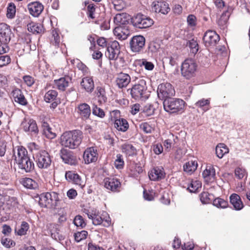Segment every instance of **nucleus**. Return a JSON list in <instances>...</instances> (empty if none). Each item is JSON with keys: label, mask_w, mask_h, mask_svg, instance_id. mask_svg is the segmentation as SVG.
Here are the masks:
<instances>
[{"label": "nucleus", "mask_w": 250, "mask_h": 250, "mask_svg": "<svg viewBox=\"0 0 250 250\" xmlns=\"http://www.w3.org/2000/svg\"><path fill=\"white\" fill-rule=\"evenodd\" d=\"M58 95V92L55 90H50L44 95V100L47 103L55 100Z\"/></svg>", "instance_id": "41"}, {"label": "nucleus", "mask_w": 250, "mask_h": 250, "mask_svg": "<svg viewBox=\"0 0 250 250\" xmlns=\"http://www.w3.org/2000/svg\"><path fill=\"white\" fill-rule=\"evenodd\" d=\"M74 224L77 227H80L82 228H84L86 226L85 222H84L83 217L81 215H77L75 217Z\"/></svg>", "instance_id": "52"}, {"label": "nucleus", "mask_w": 250, "mask_h": 250, "mask_svg": "<svg viewBox=\"0 0 250 250\" xmlns=\"http://www.w3.org/2000/svg\"><path fill=\"white\" fill-rule=\"evenodd\" d=\"M114 22L117 26H121L128 23V18L125 13L117 14L114 18Z\"/></svg>", "instance_id": "35"}, {"label": "nucleus", "mask_w": 250, "mask_h": 250, "mask_svg": "<svg viewBox=\"0 0 250 250\" xmlns=\"http://www.w3.org/2000/svg\"><path fill=\"white\" fill-rule=\"evenodd\" d=\"M164 146L165 150L168 152L172 147H174V143H173V141L171 139L168 138L164 141Z\"/></svg>", "instance_id": "59"}, {"label": "nucleus", "mask_w": 250, "mask_h": 250, "mask_svg": "<svg viewBox=\"0 0 250 250\" xmlns=\"http://www.w3.org/2000/svg\"><path fill=\"white\" fill-rule=\"evenodd\" d=\"M28 30L33 34H41L44 31V29L40 23L31 22L27 24Z\"/></svg>", "instance_id": "30"}, {"label": "nucleus", "mask_w": 250, "mask_h": 250, "mask_svg": "<svg viewBox=\"0 0 250 250\" xmlns=\"http://www.w3.org/2000/svg\"><path fill=\"white\" fill-rule=\"evenodd\" d=\"M12 96L15 102L22 105H25L27 104V101L20 89L16 88L12 92Z\"/></svg>", "instance_id": "24"}, {"label": "nucleus", "mask_w": 250, "mask_h": 250, "mask_svg": "<svg viewBox=\"0 0 250 250\" xmlns=\"http://www.w3.org/2000/svg\"><path fill=\"white\" fill-rule=\"evenodd\" d=\"M230 202L236 210H240L243 208V204L240 196L237 194L233 193L229 197Z\"/></svg>", "instance_id": "32"}, {"label": "nucleus", "mask_w": 250, "mask_h": 250, "mask_svg": "<svg viewBox=\"0 0 250 250\" xmlns=\"http://www.w3.org/2000/svg\"><path fill=\"white\" fill-rule=\"evenodd\" d=\"M197 166L195 161H188L184 165V170L188 174H191L196 169Z\"/></svg>", "instance_id": "36"}, {"label": "nucleus", "mask_w": 250, "mask_h": 250, "mask_svg": "<svg viewBox=\"0 0 250 250\" xmlns=\"http://www.w3.org/2000/svg\"><path fill=\"white\" fill-rule=\"evenodd\" d=\"M104 187L111 191L117 190L121 184L119 180L114 178H105L104 180Z\"/></svg>", "instance_id": "21"}, {"label": "nucleus", "mask_w": 250, "mask_h": 250, "mask_svg": "<svg viewBox=\"0 0 250 250\" xmlns=\"http://www.w3.org/2000/svg\"><path fill=\"white\" fill-rule=\"evenodd\" d=\"M114 165L117 169H120L123 168L124 162L121 154H118L117 155V159L114 162Z\"/></svg>", "instance_id": "54"}, {"label": "nucleus", "mask_w": 250, "mask_h": 250, "mask_svg": "<svg viewBox=\"0 0 250 250\" xmlns=\"http://www.w3.org/2000/svg\"><path fill=\"white\" fill-rule=\"evenodd\" d=\"M29 229V225L26 222H22L20 228L17 230V234L19 235H24L26 234V232Z\"/></svg>", "instance_id": "48"}, {"label": "nucleus", "mask_w": 250, "mask_h": 250, "mask_svg": "<svg viewBox=\"0 0 250 250\" xmlns=\"http://www.w3.org/2000/svg\"><path fill=\"white\" fill-rule=\"evenodd\" d=\"M130 81L131 78L128 74L120 73L117 75L116 83L119 88H123L126 87L130 83Z\"/></svg>", "instance_id": "20"}, {"label": "nucleus", "mask_w": 250, "mask_h": 250, "mask_svg": "<svg viewBox=\"0 0 250 250\" xmlns=\"http://www.w3.org/2000/svg\"><path fill=\"white\" fill-rule=\"evenodd\" d=\"M23 186L29 189H36L38 187V183L33 179L29 178L22 179L21 181Z\"/></svg>", "instance_id": "38"}, {"label": "nucleus", "mask_w": 250, "mask_h": 250, "mask_svg": "<svg viewBox=\"0 0 250 250\" xmlns=\"http://www.w3.org/2000/svg\"><path fill=\"white\" fill-rule=\"evenodd\" d=\"M16 12V7L13 3H10L7 7V17L9 18H12Z\"/></svg>", "instance_id": "56"}, {"label": "nucleus", "mask_w": 250, "mask_h": 250, "mask_svg": "<svg viewBox=\"0 0 250 250\" xmlns=\"http://www.w3.org/2000/svg\"><path fill=\"white\" fill-rule=\"evenodd\" d=\"M97 96L99 98V102L101 104L106 102L107 98L105 96V90L103 87L101 86L97 87Z\"/></svg>", "instance_id": "42"}, {"label": "nucleus", "mask_w": 250, "mask_h": 250, "mask_svg": "<svg viewBox=\"0 0 250 250\" xmlns=\"http://www.w3.org/2000/svg\"><path fill=\"white\" fill-rule=\"evenodd\" d=\"M219 40V36L213 30L207 31L203 37V41L207 47L215 46Z\"/></svg>", "instance_id": "12"}, {"label": "nucleus", "mask_w": 250, "mask_h": 250, "mask_svg": "<svg viewBox=\"0 0 250 250\" xmlns=\"http://www.w3.org/2000/svg\"><path fill=\"white\" fill-rule=\"evenodd\" d=\"M114 125L117 130L123 132L126 131L129 127L127 121L123 118L115 119Z\"/></svg>", "instance_id": "33"}, {"label": "nucleus", "mask_w": 250, "mask_h": 250, "mask_svg": "<svg viewBox=\"0 0 250 250\" xmlns=\"http://www.w3.org/2000/svg\"><path fill=\"white\" fill-rule=\"evenodd\" d=\"M43 132L46 137L49 139H53L56 137V134L52 132L51 128L49 126H46V128L44 129Z\"/></svg>", "instance_id": "62"}, {"label": "nucleus", "mask_w": 250, "mask_h": 250, "mask_svg": "<svg viewBox=\"0 0 250 250\" xmlns=\"http://www.w3.org/2000/svg\"><path fill=\"white\" fill-rule=\"evenodd\" d=\"M6 204L10 206V207H16L17 206L18 202L15 197L8 196V199L6 200Z\"/></svg>", "instance_id": "63"}, {"label": "nucleus", "mask_w": 250, "mask_h": 250, "mask_svg": "<svg viewBox=\"0 0 250 250\" xmlns=\"http://www.w3.org/2000/svg\"><path fill=\"white\" fill-rule=\"evenodd\" d=\"M121 148L122 152L127 155L131 156L135 153V148L131 144L125 143L121 146Z\"/></svg>", "instance_id": "39"}, {"label": "nucleus", "mask_w": 250, "mask_h": 250, "mask_svg": "<svg viewBox=\"0 0 250 250\" xmlns=\"http://www.w3.org/2000/svg\"><path fill=\"white\" fill-rule=\"evenodd\" d=\"M61 157L65 163L70 165H76L78 161L74 154L66 149H62L60 152Z\"/></svg>", "instance_id": "13"}, {"label": "nucleus", "mask_w": 250, "mask_h": 250, "mask_svg": "<svg viewBox=\"0 0 250 250\" xmlns=\"http://www.w3.org/2000/svg\"><path fill=\"white\" fill-rule=\"evenodd\" d=\"M157 93L160 99L165 100L173 96L175 94V90L170 83H166L159 85Z\"/></svg>", "instance_id": "9"}, {"label": "nucleus", "mask_w": 250, "mask_h": 250, "mask_svg": "<svg viewBox=\"0 0 250 250\" xmlns=\"http://www.w3.org/2000/svg\"><path fill=\"white\" fill-rule=\"evenodd\" d=\"M87 235V232L85 230H82L81 231H78L74 234V238L76 241L79 242L82 240L86 238Z\"/></svg>", "instance_id": "49"}, {"label": "nucleus", "mask_w": 250, "mask_h": 250, "mask_svg": "<svg viewBox=\"0 0 250 250\" xmlns=\"http://www.w3.org/2000/svg\"><path fill=\"white\" fill-rule=\"evenodd\" d=\"M187 45L190 48V52L193 54H196L198 51V44L197 42L193 39L188 41Z\"/></svg>", "instance_id": "45"}, {"label": "nucleus", "mask_w": 250, "mask_h": 250, "mask_svg": "<svg viewBox=\"0 0 250 250\" xmlns=\"http://www.w3.org/2000/svg\"><path fill=\"white\" fill-rule=\"evenodd\" d=\"M153 10L156 13H161L163 14H166L170 10L168 4L165 1H157L154 2Z\"/></svg>", "instance_id": "26"}, {"label": "nucleus", "mask_w": 250, "mask_h": 250, "mask_svg": "<svg viewBox=\"0 0 250 250\" xmlns=\"http://www.w3.org/2000/svg\"><path fill=\"white\" fill-rule=\"evenodd\" d=\"M1 244L6 248H10L15 245V243L12 240L6 237H2L1 239Z\"/></svg>", "instance_id": "51"}, {"label": "nucleus", "mask_w": 250, "mask_h": 250, "mask_svg": "<svg viewBox=\"0 0 250 250\" xmlns=\"http://www.w3.org/2000/svg\"><path fill=\"white\" fill-rule=\"evenodd\" d=\"M19 168L22 172H29L33 170L34 168V164L33 162L30 159L29 157L24 158V159L17 162Z\"/></svg>", "instance_id": "19"}, {"label": "nucleus", "mask_w": 250, "mask_h": 250, "mask_svg": "<svg viewBox=\"0 0 250 250\" xmlns=\"http://www.w3.org/2000/svg\"><path fill=\"white\" fill-rule=\"evenodd\" d=\"M213 205L217 208H223L227 207L228 202L223 199L218 198L214 200Z\"/></svg>", "instance_id": "46"}, {"label": "nucleus", "mask_w": 250, "mask_h": 250, "mask_svg": "<svg viewBox=\"0 0 250 250\" xmlns=\"http://www.w3.org/2000/svg\"><path fill=\"white\" fill-rule=\"evenodd\" d=\"M35 160L40 168H47L51 165V160L50 155L45 150H39L34 153Z\"/></svg>", "instance_id": "7"}, {"label": "nucleus", "mask_w": 250, "mask_h": 250, "mask_svg": "<svg viewBox=\"0 0 250 250\" xmlns=\"http://www.w3.org/2000/svg\"><path fill=\"white\" fill-rule=\"evenodd\" d=\"M185 102L180 99L167 98L163 102L164 109L170 113H176L184 109Z\"/></svg>", "instance_id": "3"}, {"label": "nucleus", "mask_w": 250, "mask_h": 250, "mask_svg": "<svg viewBox=\"0 0 250 250\" xmlns=\"http://www.w3.org/2000/svg\"><path fill=\"white\" fill-rule=\"evenodd\" d=\"M130 170L131 172V174L132 176L136 177L139 174L143 172V168L135 164L131 167Z\"/></svg>", "instance_id": "55"}, {"label": "nucleus", "mask_w": 250, "mask_h": 250, "mask_svg": "<svg viewBox=\"0 0 250 250\" xmlns=\"http://www.w3.org/2000/svg\"><path fill=\"white\" fill-rule=\"evenodd\" d=\"M92 113L100 118H103L105 116L104 111L101 108L94 105L92 107Z\"/></svg>", "instance_id": "58"}, {"label": "nucleus", "mask_w": 250, "mask_h": 250, "mask_svg": "<svg viewBox=\"0 0 250 250\" xmlns=\"http://www.w3.org/2000/svg\"><path fill=\"white\" fill-rule=\"evenodd\" d=\"M66 179L69 182H71L81 188L84 186L83 181L81 177L74 171H68L65 174Z\"/></svg>", "instance_id": "18"}, {"label": "nucleus", "mask_w": 250, "mask_h": 250, "mask_svg": "<svg viewBox=\"0 0 250 250\" xmlns=\"http://www.w3.org/2000/svg\"><path fill=\"white\" fill-rule=\"evenodd\" d=\"M10 62L11 59L8 55H0V67H2L7 65Z\"/></svg>", "instance_id": "57"}, {"label": "nucleus", "mask_w": 250, "mask_h": 250, "mask_svg": "<svg viewBox=\"0 0 250 250\" xmlns=\"http://www.w3.org/2000/svg\"><path fill=\"white\" fill-rule=\"evenodd\" d=\"M71 78L69 76L62 77L54 81L55 86L60 90L64 91L69 85Z\"/></svg>", "instance_id": "29"}, {"label": "nucleus", "mask_w": 250, "mask_h": 250, "mask_svg": "<svg viewBox=\"0 0 250 250\" xmlns=\"http://www.w3.org/2000/svg\"><path fill=\"white\" fill-rule=\"evenodd\" d=\"M120 53V46L119 42L114 41L110 42L107 46L105 55L110 60H116Z\"/></svg>", "instance_id": "11"}, {"label": "nucleus", "mask_w": 250, "mask_h": 250, "mask_svg": "<svg viewBox=\"0 0 250 250\" xmlns=\"http://www.w3.org/2000/svg\"><path fill=\"white\" fill-rule=\"evenodd\" d=\"M83 157L85 164L96 162L98 159L97 150L94 147L87 148L84 151Z\"/></svg>", "instance_id": "15"}, {"label": "nucleus", "mask_w": 250, "mask_h": 250, "mask_svg": "<svg viewBox=\"0 0 250 250\" xmlns=\"http://www.w3.org/2000/svg\"><path fill=\"white\" fill-rule=\"evenodd\" d=\"M229 152V148L223 143L218 144L216 147V154L219 158H222L223 156Z\"/></svg>", "instance_id": "37"}, {"label": "nucleus", "mask_w": 250, "mask_h": 250, "mask_svg": "<svg viewBox=\"0 0 250 250\" xmlns=\"http://www.w3.org/2000/svg\"><path fill=\"white\" fill-rule=\"evenodd\" d=\"M230 15V12L228 10L223 12L220 18L217 21L220 28L224 29L226 27Z\"/></svg>", "instance_id": "34"}, {"label": "nucleus", "mask_w": 250, "mask_h": 250, "mask_svg": "<svg viewBox=\"0 0 250 250\" xmlns=\"http://www.w3.org/2000/svg\"><path fill=\"white\" fill-rule=\"evenodd\" d=\"M140 128L146 133H150L153 130L152 127L147 123L141 124Z\"/></svg>", "instance_id": "60"}, {"label": "nucleus", "mask_w": 250, "mask_h": 250, "mask_svg": "<svg viewBox=\"0 0 250 250\" xmlns=\"http://www.w3.org/2000/svg\"><path fill=\"white\" fill-rule=\"evenodd\" d=\"M147 87L146 81L141 79L138 83L133 86L130 90V94L133 98L136 100H145L147 98L146 94Z\"/></svg>", "instance_id": "6"}, {"label": "nucleus", "mask_w": 250, "mask_h": 250, "mask_svg": "<svg viewBox=\"0 0 250 250\" xmlns=\"http://www.w3.org/2000/svg\"><path fill=\"white\" fill-rule=\"evenodd\" d=\"M112 3L117 11H121L126 7V3L123 0H113Z\"/></svg>", "instance_id": "44"}, {"label": "nucleus", "mask_w": 250, "mask_h": 250, "mask_svg": "<svg viewBox=\"0 0 250 250\" xmlns=\"http://www.w3.org/2000/svg\"><path fill=\"white\" fill-rule=\"evenodd\" d=\"M81 85L87 92L91 93L94 88V83L93 79L89 76L83 77L82 79Z\"/></svg>", "instance_id": "27"}, {"label": "nucleus", "mask_w": 250, "mask_h": 250, "mask_svg": "<svg viewBox=\"0 0 250 250\" xmlns=\"http://www.w3.org/2000/svg\"><path fill=\"white\" fill-rule=\"evenodd\" d=\"M145 38L141 35L133 36L130 41V47L132 52L139 53L144 48Z\"/></svg>", "instance_id": "10"}, {"label": "nucleus", "mask_w": 250, "mask_h": 250, "mask_svg": "<svg viewBox=\"0 0 250 250\" xmlns=\"http://www.w3.org/2000/svg\"><path fill=\"white\" fill-rule=\"evenodd\" d=\"M148 176L151 181H159L164 178L165 172L162 167H157L148 172Z\"/></svg>", "instance_id": "17"}, {"label": "nucleus", "mask_w": 250, "mask_h": 250, "mask_svg": "<svg viewBox=\"0 0 250 250\" xmlns=\"http://www.w3.org/2000/svg\"><path fill=\"white\" fill-rule=\"evenodd\" d=\"M84 212L87 215L89 219H91L94 225H100L103 223L104 227H108L110 225V217L105 211L99 212L96 208L86 210Z\"/></svg>", "instance_id": "2"}, {"label": "nucleus", "mask_w": 250, "mask_h": 250, "mask_svg": "<svg viewBox=\"0 0 250 250\" xmlns=\"http://www.w3.org/2000/svg\"><path fill=\"white\" fill-rule=\"evenodd\" d=\"M83 137V133L80 130L66 131L61 136V144L65 147L75 149L81 144Z\"/></svg>", "instance_id": "1"}, {"label": "nucleus", "mask_w": 250, "mask_h": 250, "mask_svg": "<svg viewBox=\"0 0 250 250\" xmlns=\"http://www.w3.org/2000/svg\"><path fill=\"white\" fill-rule=\"evenodd\" d=\"M59 200L56 192H46L41 194L39 197V204L42 207L54 208L57 206Z\"/></svg>", "instance_id": "5"}, {"label": "nucleus", "mask_w": 250, "mask_h": 250, "mask_svg": "<svg viewBox=\"0 0 250 250\" xmlns=\"http://www.w3.org/2000/svg\"><path fill=\"white\" fill-rule=\"evenodd\" d=\"M153 151L157 155L160 154L163 152V147L161 144H156L153 146Z\"/></svg>", "instance_id": "64"}, {"label": "nucleus", "mask_w": 250, "mask_h": 250, "mask_svg": "<svg viewBox=\"0 0 250 250\" xmlns=\"http://www.w3.org/2000/svg\"><path fill=\"white\" fill-rule=\"evenodd\" d=\"M202 184L200 181L198 180L191 181L188 188L190 192H196L198 188H201Z\"/></svg>", "instance_id": "43"}, {"label": "nucleus", "mask_w": 250, "mask_h": 250, "mask_svg": "<svg viewBox=\"0 0 250 250\" xmlns=\"http://www.w3.org/2000/svg\"><path fill=\"white\" fill-rule=\"evenodd\" d=\"M188 25L191 28H194L197 25V18L192 14L189 15L187 19Z\"/></svg>", "instance_id": "50"}, {"label": "nucleus", "mask_w": 250, "mask_h": 250, "mask_svg": "<svg viewBox=\"0 0 250 250\" xmlns=\"http://www.w3.org/2000/svg\"><path fill=\"white\" fill-rule=\"evenodd\" d=\"M98 7L93 3H90L87 6V14L88 18L94 19L97 17L96 10Z\"/></svg>", "instance_id": "40"}, {"label": "nucleus", "mask_w": 250, "mask_h": 250, "mask_svg": "<svg viewBox=\"0 0 250 250\" xmlns=\"http://www.w3.org/2000/svg\"><path fill=\"white\" fill-rule=\"evenodd\" d=\"M14 156L17 163L24 158L29 157L27 150L22 146H18L14 149Z\"/></svg>", "instance_id": "25"}, {"label": "nucleus", "mask_w": 250, "mask_h": 250, "mask_svg": "<svg viewBox=\"0 0 250 250\" xmlns=\"http://www.w3.org/2000/svg\"><path fill=\"white\" fill-rule=\"evenodd\" d=\"M131 21L134 26L141 29L149 27L154 23L152 19L141 14L134 16Z\"/></svg>", "instance_id": "8"}, {"label": "nucleus", "mask_w": 250, "mask_h": 250, "mask_svg": "<svg viewBox=\"0 0 250 250\" xmlns=\"http://www.w3.org/2000/svg\"><path fill=\"white\" fill-rule=\"evenodd\" d=\"M140 65L144 66L145 68L149 71L152 70L154 67L153 63L150 62H148L146 59L140 60Z\"/></svg>", "instance_id": "47"}, {"label": "nucleus", "mask_w": 250, "mask_h": 250, "mask_svg": "<svg viewBox=\"0 0 250 250\" xmlns=\"http://www.w3.org/2000/svg\"><path fill=\"white\" fill-rule=\"evenodd\" d=\"M77 67L80 70H81L83 75H87L90 74V71L88 68L82 62H81L79 60H77Z\"/></svg>", "instance_id": "53"}, {"label": "nucleus", "mask_w": 250, "mask_h": 250, "mask_svg": "<svg viewBox=\"0 0 250 250\" xmlns=\"http://www.w3.org/2000/svg\"><path fill=\"white\" fill-rule=\"evenodd\" d=\"M113 33L119 40H125L127 38L129 31L122 26H117L114 28Z\"/></svg>", "instance_id": "28"}, {"label": "nucleus", "mask_w": 250, "mask_h": 250, "mask_svg": "<svg viewBox=\"0 0 250 250\" xmlns=\"http://www.w3.org/2000/svg\"><path fill=\"white\" fill-rule=\"evenodd\" d=\"M202 176L207 182H211L215 180V170L213 166H207L206 169L202 173Z\"/></svg>", "instance_id": "23"}, {"label": "nucleus", "mask_w": 250, "mask_h": 250, "mask_svg": "<svg viewBox=\"0 0 250 250\" xmlns=\"http://www.w3.org/2000/svg\"><path fill=\"white\" fill-rule=\"evenodd\" d=\"M21 126L25 132H33L35 134L38 132L36 122L33 119L24 120L22 122Z\"/></svg>", "instance_id": "22"}, {"label": "nucleus", "mask_w": 250, "mask_h": 250, "mask_svg": "<svg viewBox=\"0 0 250 250\" xmlns=\"http://www.w3.org/2000/svg\"><path fill=\"white\" fill-rule=\"evenodd\" d=\"M11 31L9 27L5 23L0 24V42L7 44L11 40Z\"/></svg>", "instance_id": "14"}, {"label": "nucleus", "mask_w": 250, "mask_h": 250, "mask_svg": "<svg viewBox=\"0 0 250 250\" xmlns=\"http://www.w3.org/2000/svg\"><path fill=\"white\" fill-rule=\"evenodd\" d=\"M78 112L82 118L87 119L89 118L91 110L90 106L87 104L83 103L80 104L78 106Z\"/></svg>", "instance_id": "31"}, {"label": "nucleus", "mask_w": 250, "mask_h": 250, "mask_svg": "<svg viewBox=\"0 0 250 250\" xmlns=\"http://www.w3.org/2000/svg\"><path fill=\"white\" fill-rule=\"evenodd\" d=\"M197 64L193 59H187L182 63L181 68L182 75L187 79L195 76Z\"/></svg>", "instance_id": "4"}, {"label": "nucleus", "mask_w": 250, "mask_h": 250, "mask_svg": "<svg viewBox=\"0 0 250 250\" xmlns=\"http://www.w3.org/2000/svg\"><path fill=\"white\" fill-rule=\"evenodd\" d=\"M27 8L31 15L35 17H38L42 12L44 7L41 3L34 1L28 3Z\"/></svg>", "instance_id": "16"}, {"label": "nucleus", "mask_w": 250, "mask_h": 250, "mask_svg": "<svg viewBox=\"0 0 250 250\" xmlns=\"http://www.w3.org/2000/svg\"><path fill=\"white\" fill-rule=\"evenodd\" d=\"M200 200L203 204L209 203L210 201L209 193L207 192H202L200 194Z\"/></svg>", "instance_id": "61"}]
</instances>
